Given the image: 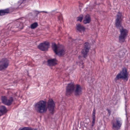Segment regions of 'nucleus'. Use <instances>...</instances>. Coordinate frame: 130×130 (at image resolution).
<instances>
[{"mask_svg":"<svg viewBox=\"0 0 130 130\" xmlns=\"http://www.w3.org/2000/svg\"><path fill=\"white\" fill-rule=\"evenodd\" d=\"M121 14L118 13L117 15V18L116 20V27L119 28L120 32V35L119 36V40L120 42H123L125 41V38L127 35L128 31L125 29H123L121 26Z\"/></svg>","mask_w":130,"mask_h":130,"instance_id":"nucleus-1","label":"nucleus"},{"mask_svg":"<svg viewBox=\"0 0 130 130\" xmlns=\"http://www.w3.org/2000/svg\"><path fill=\"white\" fill-rule=\"evenodd\" d=\"M34 108L35 110L38 113H42L46 112L47 110L46 102L40 100L35 104Z\"/></svg>","mask_w":130,"mask_h":130,"instance_id":"nucleus-2","label":"nucleus"},{"mask_svg":"<svg viewBox=\"0 0 130 130\" xmlns=\"http://www.w3.org/2000/svg\"><path fill=\"white\" fill-rule=\"evenodd\" d=\"M120 79H122L125 82L128 80V73L126 68H123L122 71L118 74L115 79V81L116 83H118V80Z\"/></svg>","mask_w":130,"mask_h":130,"instance_id":"nucleus-3","label":"nucleus"},{"mask_svg":"<svg viewBox=\"0 0 130 130\" xmlns=\"http://www.w3.org/2000/svg\"><path fill=\"white\" fill-rule=\"evenodd\" d=\"M52 49L56 54L61 56L64 54L65 51L62 46H57L55 43L52 44Z\"/></svg>","mask_w":130,"mask_h":130,"instance_id":"nucleus-4","label":"nucleus"},{"mask_svg":"<svg viewBox=\"0 0 130 130\" xmlns=\"http://www.w3.org/2000/svg\"><path fill=\"white\" fill-rule=\"evenodd\" d=\"M9 64V61L7 59L3 58L0 61V70H5L8 67Z\"/></svg>","mask_w":130,"mask_h":130,"instance_id":"nucleus-5","label":"nucleus"},{"mask_svg":"<svg viewBox=\"0 0 130 130\" xmlns=\"http://www.w3.org/2000/svg\"><path fill=\"white\" fill-rule=\"evenodd\" d=\"M75 85L72 83L69 84L66 87V95L67 96H70L74 92Z\"/></svg>","mask_w":130,"mask_h":130,"instance_id":"nucleus-6","label":"nucleus"},{"mask_svg":"<svg viewBox=\"0 0 130 130\" xmlns=\"http://www.w3.org/2000/svg\"><path fill=\"white\" fill-rule=\"evenodd\" d=\"M122 125V120L120 118H116V122L112 123V128L115 130H118L120 129Z\"/></svg>","mask_w":130,"mask_h":130,"instance_id":"nucleus-7","label":"nucleus"},{"mask_svg":"<svg viewBox=\"0 0 130 130\" xmlns=\"http://www.w3.org/2000/svg\"><path fill=\"white\" fill-rule=\"evenodd\" d=\"M50 46V43L47 41H45L43 43H40L38 46V48L42 51L48 50Z\"/></svg>","mask_w":130,"mask_h":130,"instance_id":"nucleus-8","label":"nucleus"},{"mask_svg":"<svg viewBox=\"0 0 130 130\" xmlns=\"http://www.w3.org/2000/svg\"><path fill=\"white\" fill-rule=\"evenodd\" d=\"M55 104L52 99H50L47 102V108H48L50 113L53 114L54 111Z\"/></svg>","mask_w":130,"mask_h":130,"instance_id":"nucleus-9","label":"nucleus"},{"mask_svg":"<svg viewBox=\"0 0 130 130\" xmlns=\"http://www.w3.org/2000/svg\"><path fill=\"white\" fill-rule=\"evenodd\" d=\"M90 48L89 44L88 42H86L84 44V49L82 51V54L83 55L84 57L85 58L86 57L87 54L89 51Z\"/></svg>","mask_w":130,"mask_h":130,"instance_id":"nucleus-10","label":"nucleus"},{"mask_svg":"<svg viewBox=\"0 0 130 130\" xmlns=\"http://www.w3.org/2000/svg\"><path fill=\"white\" fill-rule=\"evenodd\" d=\"M73 92L75 95L76 96L81 95L82 93V88L81 86L78 84L75 85Z\"/></svg>","mask_w":130,"mask_h":130,"instance_id":"nucleus-11","label":"nucleus"},{"mask_svg":"<svg viewBox=\"0 0 130 130\" xmlns=\"http://www.w3.org/2000/svg\"><path fill=\"white\" fill-rule=\"evenodd\" d=\"M57 60L56 58L49 59L47 60L48 65L52 66L57 64Z\"/></svg>","mask_w":130,"mask_h":130,"instance_id":"nucleus-12","label":"nucleus"},{"mask_svg":"<svg viewBox=\"0 0 130 130\" xmlns=\"http://www.w3.org/2000/svg\"><path fill=\"white\" fill-rule=\"evenodd\" d=\"M76 29L77 32H80L82 31H84L85 29V28L83 25L80 24H78L76 25Z\"/></svg>","mask_w":130,"mask_h":130,"instance_id":"nucleus-13","label":"nucleus"},{"mask_svg":"<svg viewBox=\"0 0 130 130\" xmlns=\"http://www.w3.org/2000/svg\"><path fill=\"white\" fill-rule=\"evenodd\" d=\"M91 18L89 14H87L85 17L83 22L84 24H87L91 22Z\"/></svg>","mask_w":130,"mask_h":130,"instance_id":"nucleus-14","label":"nucleus"},{"mask_svg":"<svg viewBox=\"0 0 130 130\" xmlns=\"http://www.w3.org/2000/svg\"><path fill=\"white\" fill-rule=\"evenodd\" d=\"M10 13L9 9L0 10V16H2Z\"/></svg>","mask_w":130,"mask_h":130,"instance_id":"nucleus-15","label":"nucleus"},{"mask_svg":"<svg viewBox=\"0 0 130 130\" xmlns=\"http://www.w3.org/2000/svg\"><path fill=\"white\" fill-rule=\"evenodd\" d=\"M7 110L6 107L4 106L0 107V116L7 112Z\"/></svg>","mask_w":130,"mask_h":130,"instance_id":"nucleus-16","label":"nucleus"},{"mask_svg":"<svg viewBox=\"0 0 130 130\" xmlns=\"http://www.w3.org/2000/svg\"><path fill=\"white\" fill-rule=\"evenodd\" d=\"M78 58L80 61L79 62V65L80 68L83 69L84 67V63L83 62V60H84V58L83 57L81 56H78Z\"/></svg>","mask_w":130,"mask_h":130,"instance_id":"nucleus-17","label":"nucleus"},{"mask_svg":"<svg viewBox=\"0 0 130 130\" xmlns=\"http://www.w3.org/2000/svg\"><path fill=\"white\" fill-rule=\"evenodd\" d=\"M7 101L5 104L8 106L10 105L11 104L13 101V98L12 97H10L9 99H7Z\"/></svg>","mask_w":130,"mask_h":130,"instance_id":"nucleus-18","label":"nucleus"},{"mask_svg":"<svg viewBox=\"0 0 130 130\" xmlns=\"http://www.w3.org/2000/svg\"><path fill=\"white\" fill-rule=\"evenodd\" d=\"M38 26V23L37 22H35L31 25L30 28L32 29H34L36 28Z\"/></svg>","mask_w":130,"mask_h":130,"instance_id":"nucleus-19","label":"nucleus"},{"mask_svg":"<svg viewBox=\"0 0 130 130\" xmlns=\"http://www.w3.org/2000/svg\"><path fill=\"white\" fill-rule=\"evenodd\" d=\"M1 99L2 102L5 104L6 102H7L6 101H7V98L5 96H2Z\"/></svg>","mask_w":130,"mask_h":130,"instance_id":"nucleus-20","label":"nucleus"},{"mask_svg":"<svg viewBox=\"0 0 130 130\" xmlns=\"http://www.w3.org/2000/svg\"><path fill=\"white\" fill-rule=\"evenodd\" d=\"M83 16L82 15H80L79 17L77 18V21H80L81 22L83 19Z\"/></svg>","mask_w":130,"mask_h":130,"instance_id":"nucleus-21","label":"nucleus"},{"mask_svg":"<svg viewBox=\"0 0 130 130\" xmlns=\"http://www.w3.org/2000/svg\"><path fill=\"white\" fill-rule=\"evenodd\" d=\"M119 55L120 57H122L124 55V53L122 51H120L119 52Z\"/></svg>","mask_w":130,"mask_h":130,"instance_id":"nucleus-22","label":"nucleus"},{"mask_svg":"<svg viewBox=\"0 0 130 130\" xmlns=\"http://www.w3.org/2000/svg\"><path fill=\"white\" fill-rule=\"evenodd\" d=\"M20 130H34V129L30 127H24L21 129Z\"/></svg>","mask_w":130,"mask_h":130,"instance_id":"nucleus-23","label":"nucleus"},{"mask_svg":"<svg viewBox=\"0 0 130 130\" xmlns=\"http://www.w3.org/2000/svg\"><path fill=\"white\" fill-rule=\"evenodd\" d=\"M116 49L115 48L114 46H111L110 48V51L111 52H113L115 51Z\"/></svg>","mask_w":130,"mask_h":130,"instance_id":"nucleus-24","label":"nucleus"},{"mask_svg":"<svg viewBox=\"0 0 130 130\" xmlns=\"http://www.w3.org/2000/svg\"><path fill=\"white\" fill-rule=\"evenodd\" d=\"M95 115H92V123H95Z\"/></svg>","mask_w":130,"mask_h":130,"instance_id":"nucleus-25","label":"nucleus"},{"mask_svg":"<svg viewBox=\"0 0 130 130\" xmlns=\"http://www.w3.org/2000/svg\"><path fill=\"white\" fill-rule=\"evenodd\" d=\"M106 110L108 111V113H109V116L110 115L111 111L108 109H107Z\"/></svg>","mask_w":130,"mask_h":130,"instance_id":"nucleus-26","label":"nucleus"},{"mask_svg":"<svg viewBox=\"0 0 130 130\" xmlns=\"http://www.w3.org/2000/svg\"><path fill=\"white\" fill-rule=\"evenodd\" d=\"M95 110H94V109L93 113H92V115H95Z\"/></svg>","mask_w":130,"mask_h":130,"instance_id":"nucleus-27","label":"nucleus"},{"mask_svg":"<svg viewBox=\"0 0 130 130\" xmlns=\"http://www.w3.org/2000/svg\"><path fill=\"white\" fill-rule=\"evenodd\" d=\"M62 17L61 15H60L58 17V19L59 20H60V19Z\"/></svg>","mask_w":130,"mask_h":130,"instance_id":"nucleus-28","label":"nucleus"},{"mask_svg":"<svg viewBox=\"0 0 130 130\" xmlns=\"http://www.w3.org/2000/svg\"><path fill=\"white\" fill-rule=\"evenodd\" d=\"M44 12L45 13H48V12L47 11H41V12Z\"/></svg>","mask_w":130,"mask_h":130,"instance_id":"nucleus-29","label":"nucleus"},{"mask_svg":"<svg viewBox=\"0 0 130 130\" xmlns=\"http://www.w3.org/2000/svg\"><path fill=\"white\" fill-rule=\"evenodd\" d=\"M20 5H21L23 1H22V0H21V1H20Z\"/></svg>","mask_w":130,"mask_h":130,"instance_id":"nucleus-30","label":"nucleus"},{"mask_svg":"<svg viewBox=\"0 0 130 130\" xmlns=\"http://www.w3.org/2000/svg\"><path fill=\"white\" fill-rule=\"evenodd\" d=\"M94 123H92V126H93L94 125Z\"/></svg>","mask_w":130,"mask_h":130,"instance_id":"nucleus-31","label":"nucleus"}]
</instances>
